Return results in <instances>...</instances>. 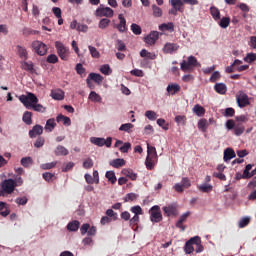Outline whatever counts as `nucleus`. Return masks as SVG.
Here are the masks:
<instances>
[{"label":"nucleus","mask_w":256,"mask_h":256,"mask_svg":"<svg viewBox=\"0 0 256 256\" xmlns=\"http://www.w3.org/2000/svg\"><path fill=\"white\" fill-rule=\"evenodd\" d=\"M90 143H92L93 145H97V147H111V144L113 143V138L108 137L105 140V138L91 137Z\"/></svg>","instance_id":"nucleus-9"},{"label":"nucleus","mask_w":256,"mask_h":256,"mask_svg":"<svg viewBox=\"0 0 256 256\" xmlns=\"http://www.w3.org/2000/svg\"><path fill=\"white\" fill-rule=\"evenodd\" d=\"M130 211L132 213H134L135 215L139 216V215H143V209L141 208V206H133Z\"/></svg>","instance_id":"nucleus-61"},{"label":"nucleus","mask_w":256,"mask_h":256,"mask_svg":"<svg viewBox=\"0 0 256 256\" xmlns=\"http://www.w3.org/2000/svg\"><path fill=\"white\" fill-rule=\"evenodd\" d=\"M93 167V160L91 158H87L83 161V168L84 169H91Z\"/></svg>","instance_id":"nucleus-62"},{"label":"nucleus","mask_w":256,"mask_h":256,"mask_svg":"<svg viewBox=\"0 0 256 256\" xmlns=\"http://www.w3.org/2000/svg\"><path fill=\"white\" fill-rule=\"evenodd\" d=\"M199 243H201V237L199 236H194L192 238H190L184 246V251L186 253V255H191V253H193V251H195V248L193 247V245H199Z\"/></svg>","instance_id":"nucleus-6"},{"label":"nucleus","mask_w":256,"mask_h":256,"mask_svg":"<svg viewBox=\"0 0 256 256\" xmlns=\"http://www.w3.org/2000/svg\"><path fill=\"white\" fill-rule=\"evenodd\" d=\"M157 161V149L154 146L147 144V157L145 161L146 168L151 171L155 167Z\"/></svg>","instance_id":"nucleus-2"},{"label":"nucleus","mask_w":256,"mask_h":256,"mask_svg":"<svg viewBox=\"0 0 256 256\" xmlns=\"http://www.w3.org/2000/svg\"><path fill=\"white\" fill-rule=\"evenodd\" d=\"M80 225H81V223H79V221L74 220V221L68 223L67 229H68V231L76 232V231H79Z\"/></svg>","instance_id":"nucleus-38"},{"label":"nucleus","mask_w":256,"mask_h":256,"mask_svg":"<svg viewBox=\"0 0 256 256\" xmlns=\"http://www.w3.org/2000/svg\"><path fill=\"white\" fill-rule=\"evenodd\" d=\"M55 127H57V123H55V118H50L46 121V125L44 129L45 131H48L49 133H51V131H53Z\"/></svg>","instance_id":"nucleus-30"},{"label":"nucleus","mask_w":256,"mask_h":256,"mask_svg":"<svg viewBox=\"0 0 256 256\" xmlns=\"http://www.w3.org/2000/svg\"><path fill=\"white\" fill-rule=\"evenodd\" d=\"M189 215H191V212L188 211L180 216L179 220L175 224L177 229H181V231H185V229H187V226L183 225V223L187 221V218L189 217Z\"/></svg>","instance_id":"nucleus-16"},{"label":"nucleus","mask_w":256,"mask_h":256,"mask_svg":"<svg viewBox=\"0 0 256 256\" xmlns=\"http://www.w3.org/2000/svg\"><path fill=\"white\" fill-rule=\"evenodd\" d=\"M116 48L119 51H127V46L125 45V42L119 39L116 41Z\"/></svg>","instance_id":"nucleus-59"},{"label":"nucleus","mask_w":256,"mask_h":256,"mask_svg":"<svg viewBox=\"0 0 256 256\" xmlns=\"http://www.w3.org/2000/svg\"><path fill=\"white\" fill-rule=\"evenodd\" d=\"M199 62L197 61V58L195 56H189L187 60H183L180 63V69L184 73H191V71L195 70V67H198Z\"/></svg>","instance_id":"nucleus-3"},{"label":"nucleus","mask_w":256,"mask_h":256,"mask_svg":"<svg viewBox=\"0 0 256 256\" xmlns=\"http://www.w3.org/2000/svg\"><path fill=\"white\" fill-rule=\"evenodd\" d=\"M130 74L133 75L134 77H143L144 75L143 70H139V69L132 70Z\"/></svg>","instance_id":"nucleus-64"},{"label":"nucleus","mask_w":256,"mask_h":256,"mask_svg":"<svg viewBox=\"0 0 256 256\" xmlns=\"http://www.w3.org/2000/svg\"><path fill=\"white\" fill-rule=\"evenodd\" d=\"M166 91L169 93V95H175L181 91V86L177 83H172L167 86Z\"/></svg>","instance_id":"nucleus-22"},{"label":"nucleus","mask_w":256,"mask_h":256,"mask_svg":"<svg viewBox=\"0 0 256 256\" xmlns=\"http://www.w3.org/2000/svg\"><path fill=\"white\" fill-rule=\"evenodd\" d=\"M22 121L26 125H32L33 124V112L26 111L24 112L22 116Z\"/></svg>","instance_id":"nucleus-25"},{"label":"nucleus","mask_w":256,"mask_h":256,"mask_svg":"<svg viewBox=\"0 0 256 256\" xmlns=\"http://www.w3.org/2000/svg\"><path fill=\"white\" fill-rule=\"evenodd\" d=\"M207 127H209V125L207 123V119H205V118L200 119L198 122V129L202 130L203 133H205V131H207Z\"/></svg>","instance_id":"nucleus-43"},{"label":"nucleus","mask_w":256,"mask_h":256,"mask_svg":"<svg viewBox=\"0 0 256 256\" xmlns=\"http://www.w3.org/2000/svg\"><path fill=\"white\" fill-rule=\"evenodd\" d=\"M46 61H47V63H51V64L55 65V63L59 62V57H57V55H55V54H50V55H48Z\"/></svg>","instance_id":"nucleus-56"},{"label":"nucleus","mask_w":256,"mask_h":256,"mask_svg":"<svg viewBox=\"0 0 256 256\" xmlns=\"http://www.w3.org/2000/svg\"><path fill=\"white\" fill-rule=\"evenodd\" d=\"M193 113H195V115H197L198 117H203V115H205V108H203V106L196 104L193 107Z\"/></svg>","instance_id":"nucleus-39"},{"label":"nucleus","mask_w":256,"mask_h":256,"mask_svg":"<svg viewBox=\"0 0 256 256\" xmlns=\"http://www.w3.org/2000/svg\"><path fill=\"white\" fill-rule=\"evenodd\" d=\"M111 24V20L104 18L99 21L98 27L99 29H107Z\"/></svg>","instance_id":"nucleus-47"},{"label":"nucleus","mask_w":256,"mask_h":256,"mask_svg":"<svg viewBox=\"0 0 256 256\" xmlns=\"http://www.w3.org/2000/svg\"><path fill=\"white\" fill-rule=\"evenodd\" d=\"M236 101L238 103V107L243 109V107H247V105H251V102H249V96L243 91H239L236 95Z\"/></svg>","instance_id":"nucleus-10"},{"label":"nucleus","mask_w":256,"mask_h":256,"mask_svg":"<svg viewBox=\"0 0 256 256\" xmlns=\"http://www.w3.org/2000/svg\"><path fill=\"white\" fill-rule=\"evenodd\" d=\"M88 99L93 103H101V101H103V99L101 98V95L97 94V92L95 91L90 92Z\"/></svg>","instance_id":"nucleus-33"},{"label":"nucleus","mask_w":256,"mask_h":256,"mask_svg":"<svg viewBox=\"0 0 256 256\" xmlns=\"http://www.w3.org/2000/svg\"><path fill=\"white\" fill-rule=\"evenodd\" d=\"M152 11H153L154 17H162L163 16V10L155 4L152 5Z\"/></svg>","instance_id":"nucleus-44"},{"label":"nucleus","mask_w":256,"mask_h":256,"mask_svg":"<svg viewBox=\"0 0 256 256\" xmlns=\"http://www.w3.org/2000/svg\"><path fill=\"white\" fill-rule=\"evenodd\" d=\"M114 13L115 12L110 7H100L96 9L95 15L96 17H113Z\"/></svg>","instance_id":"nucleus-12"},{"label":"nucleus","mask_w":256,"mask_h":256,"mask_svg":"<svg viewBox=\"0 0 256 256\" xmlns=\"http://www.w3.org/2000/svg\"><path fill=\"white\" fill-rule=\"evenodd\" d=\"M118 19L120 22L116 25V29H118L119 33H125V31H127V20L123 14H119Z\"/></svg>","instance_id":"nucleus-17"},{"label":"nucleus","mask_w":256,"mask_h":256,"mask_svg":"<svg viewBox=\"0 0 256 256\" xmlns=\"http://www.w3.org/2000/svg\"><path fill=\"white\" fill-rule=\"evenodd\" d=\"M88 78H90L91 81H94V83H97V85H101L103 83V77L101 74L92 72L88 75Z\"/></svg>","instance_id":"nucleus-28"},{"label":"nucleus","mask_w":256,"mask_h":256,"mask_svg":"<svg viewBox=\"0 0 256 256\" xmlns=\"http://www.w3.org/2000/svg\"><path fill=\"white\" fill-rule=\"evenodd\" d=\"M159 39V32L157 31H152L150 32L149 35H147L146 37H144V42L147 45L153 46L155 45V43H157V40Z\"/></svg>","instance_id":"nucleus-13"},{"label":"nucleus","mask_w":256,"mask_h":256,"mask_svg":"<svg viewBox=\"0 0 256 256\" xmlns=\"http://www.w3.org/2000/svg\"><path fill=\"white\" fill-rule=\"evenodd\" d=\"M162 209L166 217H176V215H179V211L177 210V204L175 203L168 204L167 206H164Z\"/></svg>","instance_id":"nucleus-11"},{"label":"nucleus","mask_w":256,"mask_h":256,"mask_svg":"<svg viewBox=\"0 0 256 256\" xmlns=\"http://www.w3.org/2000/svg\"><path fill=\"white\" fill-rule=\"evenodd\" d=\"M0 189H2L5 195H12V193H15V189H17V184L15 180L8 178L0 183Z\"/></svg>","instance_id":"nucleus-4"},{"label":"nucleus","mask_w":256,"mask_h":256,"mask_svg":"<svg viewBox=\"0 0 256 256\" xmlns=\"http://www.w3.org/2000/svg\"><path fill=\"white\" fill-rule=\"evenodd\" d=\"M55 47L60 59H62V61H67V59H69V48L63 45L60 41L55 42Z\"/></svg>","instance_id":"nucleus-7"},{"label":"nucleus","mask_w":256,"mask_h":256,"mask_svg":"<svg viewBox=\"0 0 256 256\" xmlns=\"http://www.w3.org/2000/svg\"><path fill=\"white\" fill-rule=\"evenodd\" d=\"M230 23H231V18H229V17H223V18L219 21L218 25H219L222 29H227V27H229Z\"/></svg>","instance_id":"nucleus-42"},{"label":"nucleus","mask_w":256,"mask_h":256,"mask_svg":"<svg viewBox=\"0 0 256 256\" xmlns=\"http://www.w3.org/2000/svg\"><path fill=\"white\" fill-rule=\"evenodd\" d=\"M45 145V138L43 137H38L34 143V147H36V149H41V147H43Z\"/></svg>","instance_id":"nucleus-57"},{"label":"nucleus","mask_w":256,"mask_h":256,"mask_svg":"<svg viewBox=\"0 0 256 256\" xmlns=\"http://www.w3.org/2000/svg\"><path fill=\"white\" fill-rule=\"evenodd\" d=\"M19 101L26 109H32L36 113H45L47 111V107L39 104V98L34 93L28 92L27 95L19 96Z\"/></svg>","instance_id":"nucleus-1"},{"label":"nucleus","mask_w":256,"mask_h":256,"mask_svg":"<svg viewBox=\"0 0 256 256\" xmlns=\"http://www.w3.org/2000/svg\"><path fill=\"white\" fill-rule=\"evenodd\" d=\"M159 30L170 31V33H173V31H175V25L173 24V22L163 23L159 26Z\"/></svg>","instance_id":"nucleus-29"},{"label":"nucleus","mask_w":256,"mask_h":256,"mask_svg":"<svg viewBox=\"0 0 256 256\" xmlns=\"http://www.w3.org/2000/svg\"><path fill=\"white\" fill-rule=\"evenodd\" d=\"M214 90L216 93H219V95H225V93H227V85L223 83H217L214 86Z\"/></svg>","instance_id":"nucleus-31"},{"label":"nucleus","mask_w":256,"mask_h":256,"mask_svg":"<svg viewBox=\"0 0 256 256\" xmlns=\"http://www.w3.org/2000/svg\"><path fill=\"white\" fill-rule=\"evenodd\" d=\"M199 191L202 193H211L213 191V185L211 184H202L198 186Z\"/></svg>","instance_id":"nucleus-40"},{"label":"nucleus","mask_w":256,"mask_h":256,"mask_svg":"<svg viewBox=\"0 0 256 256\" xmlns=\"http://www.w3.org/2000/svg\"><path fill=\"white\" fill-rule=\"evenodd\" d=\"M210 15L214 19V21H219L221 20V11H219V8L215 6L210 7Z\"/></svg>","instance_id":"nucleus-27"},{"label":"nucleus","mask_w":256,"mask_h":256,"mask_svg":"<svg viewBox=\"0 0 256 256\" xmlns=\"http://www.w3.org/2000/svg\"><path fill=\"white\" fill-rule=\"evenodd\" d=\"M37 135H43V126L36 124L33 128L29 131V137L31 139H35Z\"/></svg>","instance_id":"nucleus-21"},{"label":"nucleus","mask_w":256,"mask_h":256,"mask_svg":"<svg viewBox=\"0 0 256 256\" xmlns=\"http://www.w3.org/2000/svg\"><path fill=\"white\" fill-rule=\"evenodd\" d=\"M105 177L106 179H108V181H110V183H112V185H114V183H117V176H115L114 171H107Z\"/></svg>","instance_id":"nucleus-41"},{"label":"nucleus","mask_w":256,"mask_h":256,"mask_svg":"<svg viewBox=\"0 0 256 256\" xmlns=\"http://www.w3.org/2000/svg\"><path fill=\"white\" fill-rule=\"evenodd\" d=\"M133 127H135L133 124L125 123L119 127V131H125L126 133H131V129H133Z\"/></svg>","instance_id":"nucleus-48"},{"label":"nucleus","mask_w":256,"mask_h":256,"mask_svg":"<svg viewBox=\"0 0 256 256\" xmlns=\"http://www.w3.org/2000/svg\"><path fill=\"white\" fill-rule=\"evenodd\" d=\"M145 117L150 121H155V119H157V113L155 111L148 110L145 112Z\"/></svg>","instance_id":"nucleus-55"},{"label":"nucleus","mask_w":256,"mask_h":256,"mask_svg":"<svg viewBox=\"0 0 256 256\" xmlns=\"http://www.w3.org/2000/svg\"><path fill=\"white\" fill-rule=\"evenodd\" d=\"M55 155L57 157L69 155V150H67V148H65L64 146L59 145L55 150Z\"/></svg>","instance_id":"nucleus-36"},{"label":"nucleus","mask_w":256,"mask_h":256,"mask_svg":"<svg viewBox=\"0 0 256 256\" xmlns=\"http://www.w3.org/2000/svg\"><path fill=\"white\" fill-rule=\"evenodd\" d=\"M171 7L178 10L179 13H184L185 7H183L185 4L183 0H170L169 1Z\"/></svg>","instance_id":"nucleus-20"},{"label":"nucleus","mask_w":256,"mask_h":256,"mask_svg":"<svg viewBox=\"0 0 256 256\" xmlns=\"http://www.w3.org/2000/svg\"><path fill=\"white\" fill-rule=\"evenodd\" d=\"M129 149H131V143L125 142V143L123 144V146H121V147L119 148V151H120L121 153H129Z\"/></svg>","instance_id":"nucleus-60"},{"label":"nucleus","mask_w":256,"mask_h":256,"mask_svg":"<svg viewBox=\"0 0 256 256\" xmlns=\"http://www.w3.org/2000/svg\"><path fill=\"white\" fill-rule=\"evenodd\" d=\"M111 167H114V169H119L121 167H124L125 165V159L123 158H116L109 163Z\"/></svg>","instance_id":"nucleus-26"},{"label":"nucleus","mask_w":256,"mask_h":256,"mask_svg":"<svg viewBox=\"0 0 256 256\" xmlns=\"http://www.w3.org/2000/svg\"><path fill=\"white\" fill-rule=\"evenodd\" d=\"M32 49L34 53L43 57V55H47V45L39 40L32 42Z\"/></svg>","instance_id":"nucleus-8"},{"label":"nucleus","mask_w":256,"mask_h":256,"mask_svg":"<svg viewBox=\"0 0 256 256\" xmlns=\"http://www.w3.org/2000/svg\"><path fill=\"white\" fill-rule=\"evenodd\" d=\"M50 97L55 101H63L65 99V92L61 89L51 90Z\"/></svg>","instance_id":"nucleus-18"},{"label":"nucleus","mask_w":256,"mask_h":256,"mask_svg":"<svg viewBox=\"0 0 256 256\" xmlns=\"http://www.w3.org/2000/svg\"><path fill=\"white\" fill-rule=\"evenodd\" d=\"M20 163L22 165V167H25L26 169H29V167H31V165H33V158L31 157H23L20 160Z\"/></svg>","instance_id":"nucleus-37"},{"label":"nucleus","mask_w":256,"mask_h":256,"mask_svg":"<svg viewBox=\"0 0 256 256\" xmlns=\"http://www.w3.org/2000/svg\"><path fill=\"white\" fill-rule=\"evenodd\" d=\"M27 201H29V200L25 196L24 197L16 198V200H15L17 205H27Z\"/></svg>","instance_id":"nucleus-63"},{"label":"nucleus","mask_w":256,"mask_h":256,"mask_svg":"<svg viewBox=\"0 0 256 256\" xmlns=\"http://www.w3.org/2000/svg\"><path fill=\"white\" fill-rule=\"evenodd\" d=\"M42 177L44 180L47 181V183H51L55 179V174H53L51 172H45L42 174Z\"/></svg>","instance_id":"nucleus-52"},{"label":"nucleus","mask_w":256,"mask_h":256,"mask_svg":"<svg viewBox=\"0 0 256 256\" xmlns=\"http://www.w3.org/2000/svg\"><path fill=\"white\" fill-rule=\"evenodd\" d=\"M131 31H132V33H134V35H141V33H143L141 26H139L138 24H135V23H133L131 25Z\"/></svg>","instance_id":"nucleus-53"},{"label":"nucleus","mask_w":256,"mask_h":256,"mask_svg":"<svg viewBox=\"0 0 256 256\" xmlns=\"http://www.w3.org/2000/svg\"><path fill=\"white\" fill-rule=\"evenodd\" d=\"M57 123H63V125H66L67 127H69V125H71V118L64 116L62 114L58 115L56 118Z\"/></svg>","instance_id":"nucleus-34"},{"label":"nucleus","mask_w":256,"mask_h":256,"mask_svg":"<svg viewBox=\"0 0 256 256\" xmlns=\"http://www.w3.org/2000/svg\"><path fill=\"white\" fill-rule=\"evenodd\" d=\"M236 154H235V150H233V148H226L224 150V161H231V159H235Z\"/></svg>","instance_id":"nucleus-24"},{"label":"nucleus","mask_w":256,"mask_h":256,"mask_svg":"<svg viewBox=\"0 0 256 256\" xmlns=\"http://www.w3.org/2000/svg\"><path fill=\"white\" fill-rule=\"evenodd\" d=\"M111 67L109 66V64H104L100 67V73H102L103 75H111Z\"/></svg>","instance_id":"nucleus-54"},{"label":"nucleus","mask_w":256,"mask_h":256,"mask_svg":"<svg viewBox=\"0 0 256 256\" xmlns=\"http://www.w3.org/2000/svg\"><path fill=\"white\" fill-rule=\"evenodd\" d=\"M249 223H251V218L244 217L239 221L238 227H239V229H243V228L247 227V225H249Z\"/></svg>","instance_id":"nucleus-50"},{"label":"nucleus","mask_w":256,"mask_h":256,"mask_svg":"<svg viewBox=\"0 0 256 256\" xmlns=\"http://www.w3.org/2000/svg\"><path fill=\"white\" fill-rule=\"evenodd\" d=\"M88 49H89L90 55H91V57H93V59H99V57H101V53H99L97 51V48H95L93 46H88Z\"/></svg>","instance_id":"nucleus-49"},{"label":"nucleus","mask_w":256,"mask_h":256,"mask_svg":"<svg viewBox=\"0 0 256 256\" xmlns=\"http://www.w3.org/2000/svg\"><path fill=\"white\" fill-rule=\"evenodd\" d=\"M178 50L179 45L171 42H167L162 49L163 53H165L166 55H173V53Z\"/></svg>","instance_id":"nucleus-14"},{"label":"nucleus","mask_w":256,"mask_h":256,"mask_svg":"<svg viewBox=\"0 0 256 256\" xmlns=\"http://www.w3.org/2000/svg\"><path fill=\"white\" fill-rule=\"evenodd\" d=\"M252 169H253V165L247 164L242 174L241 172L236 173L235 175L236 181H241V179H249V171H251Z\"/></svg>","instance_id":"nucleus-15"},{"label":"nucleus","mask_w":256,"mask_h":256,"mask_svg":"<svg viewBox=\"0 0 256 256\" xmlns=\"http://www.w3.org/2000/svg\"><path fill=\"white\" fill-rule=\"evenodd\" d=\"M22 69H24V71H31V73H33V62H27V60H24L22 62Z\"/></svg>","instance_id":"nucleus-51"},{"label":"nucleus","mask_w":256,"mask_h":256,"mask_svg":"<svg viewBox=\"0 0 256 256\" xmlns=\"http://www.w3.org/2000/svg\"><path fill=\"white\" fill-rule=\"evenodd\" d=\"M11 213L9 208L7 207V203L5 202H0V215L2 217H7Z\"/></svg>","instance_id":"nucleus-35"},{"label":"nucleus","mask_w":256,"mask_h":256,"mask_svg":"<svg viewBox=\"0 0 256 256\" xmlns=\"http://www.w3.org/2000/svg\"><path fill=\"white\" fill-rule=\"evenodd\" d=\"M17 55L22 59V61H27L29 59V53L27 52V48L17 45L16 46Z\"/></svg>","instance_id":"nucleus-19"},{"label":"nucleus","mask_w":256,"mask_h":256,"mask_svg":"<svg viewBox=\"0 0 256 256\" xmlns=\"http://www.w3.org/2000/svg\"><path fill=\"white\" fill-rule=\"evenodd\" d=\"M57 166V161H53L50 163H45L40 165V169H43V171H47L49 169H54V167Z\"/></svg>","instance_id":"nucleus-46"},{"label":"nucleus","mask_w":256,"mask_h":256,"mask_svg":"<svg viewBox=\"0 0 256 256\" xmlns=\"http://www.w3.org/2000/svg\"><path fill=\"white\" fill-rule=\"evenodd\" d=\"M149 214L152 223H161V221H163V214L161 213V207H159V205L152 206L149 210Z\"/></svg>","instance_id":"nucleus-5"},{"label":"nucleus","mask_w":256,"mask_h":256,"mask_svg":"<svg viewBox=\"0 0 256 256\" xmlns=\"http://www.w3.org/2000/svg\"><path fill=\"white\" fill-rule=\"evenodd\" d=\"M140 57H143L145 59H150L151 61H155V59H157V54L153 52H149L146 49H142L140 51Z\"/></svg>","instance_id":"nucleus-23"},{"label":"nucleus","mask_w":256,"mask_h":256,"mask_svg":"<svg viewBox=\"0 0 256 256\" xmlns=\"http://www.w3.org/2000/svg\"><path fill=\"white\" fill-rule=\"evenodd\" d=\"M245 133V126L242 124H236L234 127V134L239 137V135H243Z\"/></svg>","instance_id":"nucleus-45"},{"label":"nucleus","mask_w":256,"mask_h":256,"mask_svg":"<svg viewBox=\"0 0 256 256\" xmlns=\"http://www.w3.org/2000/svg\"><path fill=\"white\" fill-rule=\"evenodd\" d=\"M122 175H125V177H129V179H131V181H137V173H135L131 169H123Z\"/></svg>","instance_id":"nucleus-32"},{"label":"nucleus","mask_w":256,"mask_h":256,"mask_svg":"<svg viewBox=\"0 0 256 256\" xmlns=\"http://www.w3.org/2000/svg\"><path fill=\"white\" fill-rule=\"evenodd\" d=\"M75 69H76V73L78 74V75H81L82 77H85V68L83 67V64H81V63H78L77 65H76V67H75Z\"/></svg>","instance_id":"nucleus-58"}]
</instances>
